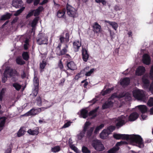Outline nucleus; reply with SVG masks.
Masks as SVG:
<instances>
[{"mask_svg": "<svg viewBox=\"0 0 153 153\" xmlns=\"http://www.w3.org/2000/svg\"><path fill=\"white\" fill-rule=\"evenodd\" d=\"M113 136L114 138L117 139H126L129 141L131 144L136 146L139 148H142L144 146L142 139L139 135L115 134H114Z\"/></svg>", "mask_w": 153, "mask_h": 153, "instance_id": "nucleus-1", "label": "nucleus"}, {"mask_svg": "<svg viewBox=\"0 0 153 153\" xmlns=\"http://www.w3.org/2000/svg\"><path fill=\"white\" fill-rule=\"evenodd\" d=\"M138 114L136 112H134L131 114L128 117V120L127 119L126 117L122 115L118 117L116 119L115 122L116 126L118 127L122 126L128 120L133 121L136 120L138 117Z\"/></svg>", "mask_w": 153, "mask_h": 153, "instance_id": "nucleus-2", "label": "nucleus"}, {"mask_svg": "<svg viewBox=\"0 0 153 153\" xmlns=\"http://www.w3.org/2000/svg\"><path fill=\"white\" fill-rule=\"evenodd\" d=\"M128 96L129 100L130 99L131 97V94L129 93H127L125 94L124 93H121L119 95H118L117 93L113 94L112 95L111 97L108 99V101L105 102L102 106V108L105 109L108 108L109 107H111L113 105V102L111 100L114 99L115 98H121L124 96Z\"/></svg>", "mask_w": 153, "mask_h": 153, "instance_id": "nucleus-3", "label": "nucleus"}, {"mask_svg": "<svg viewBox=\"0 0 153 153\" xmlns=\"http://www.w3.org/2000/svg\"><path fill=\"white\" fill-rule=\"evenodd\" d=\"M132 93L133 96L136 99L144 101L145 96V92L143 90L136 89L133 90Z\"/></svg>", "mask_w": 153, "mask_h": 153, "instance_id": "nucleus-4", "label": "nucleus"}, {"mask_svg": "<svg viewBox=\"0 0 153 153\" xmlns=\"http://www.w3.org/2000/svg\"><path fill=\"white\" fill-rule=\"evenodd\" d=\"M4 77L2 79V81L3 82H5L6 79L8 76H19L17 72L15 70H13L12 69L8 68H7L4 73Z\"/></svg>", "mask_w": 153, "mask_h": 153, "instance_id": "nucleus-5", "label": "nucleus"}, {"mask_svg": "<svg viewBox=\"0 0 153 153\" xmlns=\"http://www.w3.org/2000/svg\"><path fill=\"white\" fill-rule=\"evenodd\" d=\"M92 145L94 149L98 151H102L105 149L102 142L97 140H93L92 143Z\"/></svg>", "mask_w": 153, "mask_h": 153, "instance_id": "nucleus-6", "label": "nucleus"}, {"mask_svg": "<svg viewBox=\"0 0 153 153\" xmlns=\"http://www.w3.org/2000/svg\"><path fill=\"white\" fill-rule=\"evenodd\" d=\"M48 38L44 33L39 34L37 38V42L39 45L47 44Z\"/></svg>", "mask_w": 153, "mask_h": 153, "instance_id": "nucleus-7", "label": "nucleus"}, {"mask_svg": "<svg viewBox=\"0 0 153 153\" xmlns=\"http://www.w3.org/2000/svg\"><path fill=\"white\" fill-rule=\"evenodd\" d=\"M67 13L70 16L75 17L77 15V10L70 5H67Z\"/></svg>", "mask_w": 153, "mask_h": 153, "instance_id": "nucleus-8", "label": "nucleus"}, {"mask_svg": "<svg viewBox=\"0 0 153 153\" xmlns=\"http://www.w3.org/2000/svg\"><path fill=\"white\" fill-rule=\"evenodd\" d=\"M90 125L91 123L89 122H86L85 123L83 130L77 135L79 140H81L84 136L85 132Z\"/></svg>", "mask_w": 153, "mask_h": 153, "instance_id": "nucleus-9", "label": "nucleus"}, {"mask_svg": "<svg viewBox=\"0 0 153 153\" xmlns=\"http://www.w3.org/2000/svg\"><path fill=\"white\" fill-rule=\"evenodd\" d=\"M126 142L124 141H120L117 143L114 147L108 151V153H116L119 149V146L121 144H126Z\"/></svg>", "mask_w": 153, "mask_h": 153, "instance_id": "nucleus-10", "label": "nucleus"}, {"mask_svg": "<svg viewBox=\"0 0 153 153\" xmlns=\"http://www.w3.org/2000/svg\"><path fill=\"white\" fill-rule=\"evenodd\" d=\"M40 112V110L38 108H33L24 114L26 116L35 115Z\"/></svg>", "mask_w": 153, "mask_h": 153, "instance_id": "nucleus-11", "label": "nucleus"}, {"mask_svg": "<svg viewBox=\"0 0 153 153\" xmlns=\"http://www.w3.org/2000/svg\"><path fill=\"white\" fill-rule=\"evenodd\" d=\"M145 71L144 67L142 66H139L136 70L135 74L137 76H141L145 73Z\"/></svg>", "mask_w": 153, "mask_h": 153, "instance_id": "nucleus-12", "label": "nucleus"}, {"mask_svg": "<svg viewBox=\"0 0 153 153\" xmlns=\"http://www.w3.org/2000/svg\"><path fill=\"white\" fill-rule=\"evenodd\" d=\"M93 27L94 33L99 34L102 31L101 26L97 22H95L93 24Z\"/></svg>", "mask_w": 153, "mask_h": 153, "instance_id": "nucleus-13", "label": "nucleus"}, {"mask_svg": "<svg viewBox=\"0 0 153 153\" xmlns=\"http://www.w3.org/2000/svg\"><path fill=\"white\" fill-rule=\"evenodd\" d=\"M142 82L143 84V87L144 88H148L149 83V81L148 79V76L145 75L143 76L142 79Z\"/></svg>", "mask_w": 153, "mask_h": 153, "instance_id": "nucleus-14", "label": "nucleus"}, {"mask_svg": "<svg viewBox=\"0 0 153 153\" xmlns=\"http://www.w3.org/2000/svg\"><path fill=\"white\" fill-rule=\"evenodd\" d=\"M12 5L16 8H19L22 6V0H13Z\"/></svg>", "mask_w": 153, "mask_h": 153, "instance_id": "nucleus-15", "label": "nucleus"}, {"mask_svg": "<svg viewBox=\"0 0 153 153\" xmlns=\"http://www.w3.org/2000/svg\"><path fill=\"white\" fill-rule=\"evenodd\" d=\"M59 39L61 42L62 43H65V45H67V43L69 41V34L68 33H66L65 34V37H63L62 35L60 36Z\"/></svg>", "mask_w": 153, "mask_h": 153, "instance_id": "nucleus-16", "label": "nucleus"}, {"mask_svg": "<svg viewBox=\"0 0 153 153\" xmlns=\"http://www.w3.org/2000/svg\"><path fill=\"white\" fill-rule=\"evenodd\" d=\"M150 76L151 79L152 80V82L150 84L149 88V90L153 94V64L151 68L150 73Z\"/></svg>", "mask_w": 153, "mask_h": 153, "instance_id": "nucleus-17", "label": "nucleus"}, {"mask_svg": "<svg viewBox=\"0 0 153 153\" xmlns=\"http://www.w3.org/2000/svg\"><path fill=\"white\" fill-rule=\"evenodd\" d=\"M151 62V58L147 54H145L143 55V62L146 65H149Z\"/></svg>", "mask_w": 153, "mask_h": 153, "instance_id": "nucleus-18", "label": "nucleus"}, {"mask_svg": "<svg viewBox=\"0 0 153 153\" xmlns=\"http://www.w3.org/2000/svg\"><path fill=\"white\" fill-rule=\"evenodd\" d=\"M94 70V68L90 69L88 67H86L84 69V71L85 72V75L87 76H91L93 73Z\"/></svg>", "mask_w": 153, "mask_h": 153, "instance_id": "nucleus-19", "label": "nucleus"}, {"mask_svg": "<svg viewBox=\"0 0 153 153\" xmlns=\"http://www.w3.org/2000/svg\"><path fill=\"white\" fill-rule=\"evenodd\" d=\"M82 55L84 61L87 62L89 57L87 50L85 48H83L82 50Z\"/></svg>", "mask_w": 153, "mask_h": 153, "instance_id": "nucleus-20", "label": "nucleus"}, {"mask_svg": "<svg viewBox=\"0 0 153 153\" xmlns=\"http://www.w3.org/2000/svg\"><path fill=\"white\" fill-rule=\"evenodd\" d=\"M81 46V42L79 40H76L73 43V46L75 51H77Z\"/></svg>", "mask_w": 153, "mask_h": 153, "instance_id": "nucleus-21", "label": "nucleus"}, {"mask_svg": "<svg viewBox=\"0 0 153 153\" xmlns=\"http://www.w3.org/2000/svg\"><path fill=\"white\" fill-rule=\"evenodd\" d=\"M105 22L108 23L115 30H116L118 28V25L117 23L114 22H111L107 20H105Z\"/></svg>", "mask_w": 153, "mask_h": 153, "instance_id": "nucleus-22", "label": "nucleus"}, {"mask_svg": "<svg viewBox=\"0 0 153 153\" xmlns=\"http://www.w3.org/2000/svg\"><path fill=\"white\" fill-rule=\"evenodd\" d=\"M67 65L68 68L70 70H74L76 68V65L72 61L68 62Z\"/></svg>", "mask_w": 153, "mask_h": 153, "instance_id": "nucleus-23", "label": "nucleus"}, {"mask_svg": "<svg viewBox=\"0 0 153 153\" xmlns=\"http://www.w3.org/2000/svg\"><path fill=\"white\" fill-rule=\"evenodd\" d=\"M130 79L128 78H125L120 80V84L123 85H127L130 83Z\"/></svg>", "mask_w": 153, "mask_h": 153, "instance_id": "nucleus-24", "label": "nucleus"}, {"mask_svg": "<svg viewBox=\"0 0 153 153\" xmlns=\"http://www.w3.org/2000/svg\"><path fill=\"white\" fill-rule=\"evenodd\" d=\"M98 107L97 108L94 110L91 111L89 113L88 115L91 116V119H93L97 115V111Z\"/></svg>", "mask_w": 153, "mask_h": 153, "instance_id": "nucleus-25", "label": "nucleus"}, {"mask_svg": "<svg viewBox=\"0 0 153 153\" xmlns=\"http://www.w3.org/2000/svg\"><path fill=\"white\" fill-rule=\"evenodd\" d=\"M109 134V132H108L106 129L104 130L100 134L101 138L103 139L105 138Z\"/></svg>", "mask_w": 153, "mask_h": 153, "instance_id": "nucleus-26", "label": "nucleus"}, {"mask_svg": "<svg viewBox=\"0 0 153 153\" xmlns=\"http://www.w3.org/2000/svg\"><path fill=\"white\" fill-rule=\"evenodd\" d=\"M43 9V7L40 6L38 9L35 10H32L33 11L34 16H36L39 15L40 12L42 11Z\"/></svg>", "mask_w": 153, "mask_h": 153, "instance_id": "nucleus-27", "label": "nucleus"}, {"mask_svg": "<svg viewBox=\"0 0 153 153\" xmlns=\"http://www.w3.org/2000/svg\"><path fill=\"white\" fill-rule=\"evenodd\" d=\"M68 47L67 45H65V46L62 50L60 51L59 52H57V54L59 55L65 54L67 51Z\"/></svg>", "mask_w": 153, "mask_h": 153, "instance_id": "nucleus-28", "label": "nucleus"}, {"mask_svg": "<svg viewBox=\"0 0 153 153\" xmlns=\"http://www.w3.org/2000/svg\"><path fill=\"white\" fill-rule=\"evenodd\" d=\"M140 110L142 113H144L147 111V108L146 106L145 105H139L137 106Z\"/></svg>", "mask_w": 153, "mask_h": 153, "instance_id": "nucleus-29", "label": "nucleus"}, {"mask_svg": "<svg viewBox=\"0 0 153 153\" xmlns=\"http://www.w3.org/2000/svg\"><path fill=\"white\" fill-rule=\"evenodd\" d=\"M6 120V118L4 117L0 118V131H1L2 128L4 126Z\"/></svg>", "mask_w": 153, "mask_h": 153, "instance_id": "nucleus-30", "label": "nucleus"}, {"mask_svg": "<svg viewBox=\"0 0 153 153\" xmlns=\"http://www.w3.org/2000/svg\"><path fill=\"white\" fill-rule=\"evenodd\" d=\"M71 140V139H69L68 143L70 147L75 152L78 153L79 152V150L74 145L72 144V143L70 142Z\"/></svg>", "mask_w": 153, "mask_h": 153, "instance_id": "nucleus-31", "label": "nucleus"}, {"mask_svg": "<svg viewBox=\"0 0 153 153\" xmlns=\"http://www.w3.org/2000/svg\"><path fill=\"white\" fill-rule=\"evenodd\" d=\"M88 115V111L85 109H83L81 110V111L80 117H83L84 118H85L87 117Z\"/></svg>", "mask_w": 153, "mask_h": 153, "instance_id": "nucleus-32", "label": "nucleus"}, {"mask_svg": "<svg viewBox=\"0 0 153 153\" xmlns=\"http://www.w3.org/2000/svg\"><path fill=\"white\" fill-rule=\"evenodd\" d=\"M25 131L24 128H21L17 133V135L18 137H20L24 135L25 133Z\"/></svg>", "mask_w": 153, "mask_h": 153, "instance_id": "nucleus-33", "label": "nucleus"}, {"mask_svg": "<svg viewBox=\"0 0 153 153\" xmlns=\"http://www.w3.org/2000/svg\"><path fill=\"white\" fill-rule=\"evenodd\" d=\"M16 61L17 63L20 65L24 64L25 63L21 57H17L16 59Z\"/></svg>", "mask_w": 153, "mask_h": 153, "instance_id": "nucleus-34", "label": "nucleus"}, {"mask_svg": "<svg viewBox=\"0 0 153 153\" xmlns=\"http://www.w3.org/2000/svg\"><path fill=\"white\" fill-rule=\"evenodd\" d=\"M27 132L29 134L31 135H36L38 133V131L37 129L32 130L31 129L28 130Z\"/></svg>", "mask_w": 153, "mask_h": 153, "instance_id": "nucleus-35", "label": "nucleus"}, {"mask_svg": "<svg viewBox=\"0 0 153 153\" xmlns=\"http://www.w3.org/2000/svg\"><path fill=\"white\" fill-rule=\"evenodd\" d=\"M22 56L24 60H27L29 58V53L26 52H24L22 54Z\"/></svg>", "mask_w": 153, "mask_h": 153, "instance_id": "nucleus-36", "label": "nucleus"}, {"mask_svg": "<svg viewBox=\"0 0 153 153\" xmlns=\"http://www.w3.org/2000/svg\"><path fill=\"white\" fill-rule=\"evenodd\" d=\"M11 15L9 13H7L2 16L1 17V20H5L10 18Z\"/></svg>", "mask_w": 153, "mask_h": 153, "instance_id": "nucleus-37", "label": "nucleus"}, {"mask_svg": "<svg viewBox=\"0 0 153 153\" xmlns=\"http://www.w3.org/2000/svg\"><path fill=\"white\" fill-rule=\"evenodd\" d=\"M25 7H22L21 9L16 11L14 13V15L16 16H19L24 10Z\"/></svg>", "mask_w": 153, "mask_h": 153, "instance_id": "nucleus-38", "label": "nucleus"}, {"mask_svg": "<svg viewBox=\"0 0 153 153\" xmlns=\"http://www.w3.org/2000/svg\"><path fill=\"white\" fill-rule=\"evenodd\" d=\"M65 11L64 10H59L57 13V16L59 18L62 17L64 15Z\"/></svg>", "mask_w": 153, "mask_h": 153, "instance_id": "nucleus-39", "label": "nucleus"}, {"mask_svg": "<svg viewBox=\"0 0 153 153\" xmlns=\"http://www.w3.org/2000/svg\"><path fill=\"white\" fill-rule=\"evenodd\" d=\"M88 127L86 131H87V135L88 136L90 137L91 135V134L93 132V131L94 129V127H91L89 129H88Z\"/></svg>", "mask_w": 153, "mask_h": 153, "instance_id": "nucleus-40", "label": "nucleus"}, {"mask_svg": "<svg viewBox=\"0 0 153 153\" xmlns=\"http://www.w3.org/2000/svg\"><path fill=\"white\" fill-rule=\"evenodd\" d=\"M113 90V88H110L107 89L105 91H102V94L103 95H104L107 94H108L111 92Z\"/></svg>", "mask_w": 153, "mask_h": 153, "instance_id": "nucleus-41", "label": "nucleus"}, {"mask_svg": "<svg viewBox=\"0 0 153 153\" xmlns=\"http://www.w3.org/2000/svg\"><path fill=\"white\" fill-rule=\"evenodd\" d=\"M33 84L35 87H38L39 85V81L37 77L35 76L33 79Z\"/></svg>", "mask_w": 153, "mask_h": 153, "instance_id": "nucleus-42", "label": "nucleus"}, {"mask_svg": "<svg viewBox=\"0 0 153 153\" xmlns=\"http://www.w3.org/2000/svg\"><path fill=\"white\" fill-rule=\"evenodd\" d=\"M13 86L16 90L19 91L21 88V86L19 83H15L13 84Z\"/></svg>", "mask_w": 153, "mask_h": 153, "instance_id": "nucleus-43", "label": "nucleus"}, {"mask_svg": "<svg viewBox=\"0 0 153 153\" xmlns=\"http://www.w3.org/2000/svg\"><path fill=\"white\" fill-rule=\"evenodd\" d=\"M104 126V125L103 124H101L99 126L97 127L94 131V133L95 134H97L99 131L102 129Z\"/></svg>", "mask_w": 153, "mask_h": 153, "instance_id": "nucleus-44", "label": "nucleus"}, {"mask_svg": "<svg viewBox=\"0 0 153 153\" xmlns=\"http://www.w3.org/2000/svg\"><path fill=\"white\" fill-rule=\"evenodd\" d=\"M38 21V18H35L33 20L31 24V26L33 28L37 24Z\"/></svg>", "mask_w": 153, "mask_h": 153, "instance_id": "nucleus-45", "label": "nucleus"}, {"mask_svg": "<svg viewBox=\"0 0 153 153\" xmlns=\"http://www.w3.org/2000/svg\"><path fill=\"white\" fill-rule=\"evenodd\" d=\"M29 39L27 38L26 39L25 42V44L24 45V48L25 50H27L28 49V46L29 45Z\"/></svg>", "mask_w": 153, "mask_h": 153, "instance_id": "nucleus-46", "label": "nucleus"}, {"mask_svg": "<svg viewBox=\"0 0 153 153\" xmlns=\"http://www.w3.org/2000/svg\"><path fill=\"white\" fill-rule=\"evenodd\" d=\"M36 103L39 106H41L42 105V100L40 97H39L37 98L36 100Z\"/></svg>", "mask_w": 153, "mask_h": 153, "instance_id": "nucleus-47", "label": "nucleus"}, {"mask_svg": "<svg viewBox=\"0 0 153 153\" xmlns=\"http://www.w3.org/2000/svg\"><path fill=\"white\" fill-rule=\"evenodd\" d=\"M52 151L54 152H58L60 150V148L59 146H56L52 149Z\"/></svg>", "mask_w": 153, "mask_h": 153, "instance_id": "nucleus-48", "label": "nucleus"}, {"mask_svg": "<svg viewBox=\"0 0 153 153\" xmlns=\"http://www.w3.org/2000/svg\"><path fill=\"white\" fill-rule=\"evenodd\" d=\"M115 129V127L114 126H110L108 127V128L106 129V130L108 132H109V134H110V133L114 130Z\"/></svg>", "mask_w": 153, "mask_h": 153, "instance_id": "nucleus-49", "label": "nucleus"}, {"mask_svg": "<svg viewBox=\"0 0 153 153\" xmlns=\"http://www.w3.org/2000/svg\"><path fill=\"white\" fill-rule=\"evenodd\" d=\"M115 129V127L114 126H110L108 127V128L106 129V130L108 132H109V134H110V133L114 130Z\"/></svg>", "mask_w": 153, "mask_h": 153, "instance_id": "nucleus-50", "label": "nucleus"}, {"mask_svg": "<svg viewBox=\"0 0 153 153\" xmlns=\"http://www.w3.org/2000/svg\"><path fill=\"white\" fill-rule=\"evenodd\" d=\"M38 91V87H35V89L33 91V94L36 97Z\"/></svg>", "mask_w": 153, "mask_h": 153, "instance_id": "nucleus-51", "label": "nucleus"}, {"mask_svg": "<svg viewBox=\"0 0 153 153\" xmlns=\"http://www.w3.org/2000/svg\"><path fill=\"white\" fill-rule=\"evenodd\" d=\"M82 151L84 153H90V151L85 147L83 146L82 148Z\"/></svg>", "mask_w": 153, "mask_h": 153, "instance_id": "nucleus-52", "label": "nucleus"}, {"mask_svg": "<svg viewBox=\"0 0 153 153\" xmlns=\"http://www.w3.org/2000/svg\"><path fill=\"white\" fill-rule=\"evenodd\" d=\"M148 105L150 106H153V98H150L148 102Z\"/></svg>", "mask_w": 153, "mask_h": 153, "instance_id": "nucleus-53", "label": "nucleus"}, {"mask_svg": "<svg viewBox=\"0 0 153 153\" xmlns=\"http://www.w3.org/2000/svg\"><path fill=\"white\" fill-rule=\"evenodd\" d=\"M46 65V62L44 61H43L42 62L40 63V68L41 69H43Z\"/></svg>", "mask_w": 153, "mask_h": 153, "instance_id": "nucleus-54", "label": "nucleus"}, {"mask_svg": "<svg viewBox=\"0 0 153 153\" xmlns=\"http://www.w3.org/2000/svg\"><path fill=\"white\" fill-rule=\"evenodd\" d=\"M71 123L70 122H67L66 123H65L62 126V128H66L68 127L71 125Z\"/></svg>", "mask_w": 153, "mask_h": 153, "instance_id": "nucleus-55", "label": "nucleus"}, {"mask_svg": "<svg viewBox=\"0 0 153 153\" xmlns=\"http://www.w3.org/2000/svg\"><path fill=\"white\" fill-rule=\"evenodd\" d=\"M33 11H32V10L31 11L29 12L28 13L27 15V16L26 17V18L27 19H28L29 17H30V16H32V15L33 14Z\"/></svg>", "mask_w": 153, "mask_h": 153, "instance_id": "nucleus-56", "label": "nucleus"}, {"mask_svg": "<svg viewBox=\"0 0 153 153\" xmlns=\"http://www.w3.org/2000/svg\"><path fill=\"white\" fill-rule=\"evenodd\" d=\"M109 31L111 38L112 39L114 38L115 37V34L113 32H112V31L111 30H109Z\"/></svg>", "mask_w": 153, "mask_h": 153, "instance_id": "nucleus-57", "label": "nucleus"}, {"mask_svg": "<svg viewBox=\"0 0 153 153\" xmlns=\"http://www.w3.org/2000/svg\"><path fill=\"white\" fill-rule=\"evenodd\" d=\"M114 9L115 10L117 11L120 10L122 9V8L118 5H116L114 7Z\"/></svg>", "mask_w": 153, "mask_h": 153, "instance_id": "nucleus-58", "label": "nucleus"}, {"mask_svg": "<svg viewBox=\"0 0 153 153\" xmlns=\"http://www.w3.org/2000/svg\"><path fill=\"white\" fill-rule=\"evenodd\" d=\"M6 91V89L5 88H2L0 94L3 95L4 96V94Z\"/></svg>", "mask_w": 153, "mask_h": 153, "instance_id": "nucleus-59", "label": "nucleus"}, {"mask_svg": "<svg viewBox=\"0 0 153 153\" xmlns=\"http://www.w3.org/2000/svg\"><path fill=\"white\" fill-rule=\"evenodd\" d=\"M11 149L10 147H9L5 151V153H11Z\"/></svg>", "mask_w": 153, "mask_h": 153, "instance_id": "nucleus-60", "label": "nucleus"}, {"mask_svg": "<svg viewBox=\"0 0 153 153\" xmlns=\"http://www.w3.org/2000/svg\"><path fill=\"white\" fill-rule=\"evenodd\" d=\"M18 19V18L17 17H16L15 18H14L13 20L12 21L11 23L13 24V23H15L16 22Z\"/></svg>", "mask_w": 153, "mask_h": 153, "instance_id": "nucleus-61", "label": "nucleus"}, {"mask_svg": "<svg viewBox=\"0 0 153 153\" xmlns=\"http://www.w3.org/2000/svg\"><path fill=\"white\" fill-rule=\"evenodd\" d=\"M143 114L141 115L142 119L143 120H146V118H147V116L144 114V113H142Z\"/></svg>", "mask_w": 153, "mask_h": 153, "instance_id": "nucleus-62", "label": "nucleus"}, {"mask_svg": "<svg viewBox=\"0 0 153 153\" xmlns=\"http://www.w3.org/2000/svg\"><path fill=\"white\" fill-rule=\"evenodd\" d=\"M80 74H78L76 75L75 77V79H78L79 78L81 77L80 76Z\"/></svg>", "mask_w": 153, "mask_h": 153, "instance_id": "nucleus-63", "label": "nucleus"}, {"mask_svg": "<svg viewBox=\"0 0 153 153\" xmlns=\"http://www.w3.org/2000/svg\"><path fill=\"white\" fill-rule=\"evenodd\" d=\"M59 68L61 69L63 68V66L61 62L59 63Z\"/></svg>", "mask_w": 153, "mask_h": 153, "instance_id": "nucleus-64", "label": "nucleus"}]
</instances>
